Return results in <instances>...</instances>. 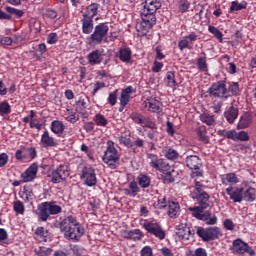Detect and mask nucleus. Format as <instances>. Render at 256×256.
Instances as JSON below:
<instances>
[{
    "mask_svg": "<svg viewBox=\"0 0 256 256\" xmlns=\"http://www.w3.org/2000/svg\"><path fill=\"white\" fill-rule=\"evenodd\" d=\"M227 183H230V185H237L239 183V178L237 177L236 173H228L225 175V178H222V184L227 185Z\"/></svg>",
    "mask_w": 256,
    "mask_h": 256,
    "instance_id": "43",
    "label": "nucleus"
},
{
    "mask_svg": "<svg viewBox=\"0 0 256 256\" xmlns=\"http://www.w3.org/2000/svg\"><path fill=\"white\" fill-rule=\"evenodd\" d=\"M108 33L109 25L106 23H99L94 27L91 35L87 37L88 45H101V43H103V39H105Z\"/></svg>",
    "mask_w": 256,
    "mask_h": 256,
    "instance_id": "7",
    "label": "nucleus"
},
{
    "mask_svg": "<svg viewBox=\"0 0 256 256\" xmlns=\"http://www.w3.org/2000/svg\"><path fill=\"white\" fill-rule=\"evenodd\" d=\"M187 256H208L207 249L199 247L195 250H190L188 251Z\"/></svg>",
    "mask_w": 256,
    "mask_h": 256,
    "instance_id": "55",
    "label": "nucleus"
},
{
    "mask_svg": "<svg viewBox=\"0 0 256 256\" xmlns=\"http://www.w3.org/2000/svg\"><path fill=\"white\" fill-rule=\"evenodd\" d=\"M68 111V115L65 117L66 121H68V123H72L75 124L79 121V118H77V113L73 112V110H69Z\"/></svg>",
    "mask_w": 256,
    "mask_h": 256,
    "instance_id": "62",
    "label": "nucleus"
},
{
    "mask_svg": "<svg viewBox=\"0 0 256 256\" xmlns=\"http://www.w3.org/2000/svg\"><path fill=\"white\" fill-rule=\"evenodd\" d=\"M101 5L97 2H92L87 5L82 11V17L86 19H95L99 15V8Z\"/></svg>",
    "mask_w": 256,
    "mask_h": 256,
    "instance_id": "17",
    "label": "nucleus"
},
{
    "mask_svg": "<svg viewBox=\"0 0 256 256\" xmlns=\"http://www.w3.org/2000/svg\"><path fill=\"white\" fill-rule=\"evenodd\" d=\"M43 19H49L50 21H55V19H58L59 12L53 8H45L42 12Z\"/></svg>",
    "mask_w": 256,
    "mask_h": 256,
    "instance_id": "41",
    "label": "nucleus"
},
{
    "mask_svg": "<svg viewBox=\"0 0 256 256\" xmlns=\"http://www.w3.org/2000/svg\"><path fill=\"white\" fill-rule=\"evenodd\" d=\"M87 61L89 65H101L103 63V55L101 50H93L87 55Z\"/></svg>",
    "mask_w": 256,
    "mask_h": 256,
    "instance_id": "26",
    "label": "nucleus"
},
{
    "mask_svg": "<svg viewBox=\"0 0 256 256\" xmlns=\"http://www.w3.org/2000/svg\"><path fill=\"white\" fill-rule=\"evenodd\" d=\"M205 209L207 208H203V206H194L188 208V210L192 213V217H195V219H198V221L207 219V211H205Z\"/></svg>",
    "mask_w": 256,
    "mask_h": 256,
    "instance_id": "28",
    "label": "nucleus"
},
{
    "mask_svg": "<svg viewBox=\"0 0 256 256\" xmlns=\"http://www.w3.org/2000/svg\"><path fill=\"white\" fill-rule=\"evenodd\" d=\"M132 93H136V90L133 88V86H128L123 89L120 96V105H128Z\"/></svg>",
    "mask_w": 256,
    "mask_h": 256,
    "instance_id": "31",
    "label": "nucleus"
},
{
    "mask_svg": "<svg viewBox=\"0 0 256 256\" xmlns=\"http://www.w3.org/2000/svg\"><path fill=\"white\" fill-rule=\"evenodd\" d=\"M224 117H225L227 123H229L230 125H233V123H235V120L237 119V117H239V108L231 105L229 108H227L224 111Z\"/></svg>",
    "mask_w": 256,
    "mask_h": 256,
    "instance_id": "24",
    "label": "nucleus"
},
{
    "mask_svg": "<svg viewBox=\"0 0 256 256\" xmlns=\"http://www.w3.org/2000/svg\"><path fill=\"white\" fill-rule=\"evenodd\" d=\"M226 193L233 203H241L243 201V188L230 186L226 188Z\"/></svg>",
    "mask_w": 256,
    "mask_h": 256,
    "instance_id": "19",
    "label": "nucleus"
},
{
    "mask_svg": "<svg viewBox=\"0 0 256 256\" xmlns=\"http://www.w3.org/2000/svg\"><path fill=\"white\" fill-rule=\"evenodd\" d=\"M251 123H253V115L249 112H245L239 119L237 129H248V127H251Z\"/></svg>",
    "mask_w": 256,
    "mask_h": 256,
    "instance_id": "25",
    "label": "nucleus"
},
{
    "mask_svg": "<svg viewBox=\"0 0 256 256\" xmlns=\"http://www.w3.org/2000/svg\"><path fill=\"white\" fill-rule=\"evenodd\" d=\"M34 235L36 241H39V243H47V241H51V234L45 227L41 226L36 228Z\"/></svg>",
    "mask_w": 256,
    "mask_h": 256,
    "instance_id": "22",
    "label": "nucleus"
},
{
    "mask_svg": "<svg viewBox=\"0 0 256 256\" xmlns=\"http://www.w3.org/2000/svg\"><path fill=\"white\" fill-rule=\"evenodd\" d=\"M11 113V105L9 102L3 101L0 103V115H9Z\"/></svg>",
    "mask_w": 256,
    "mask_h": 256,
    "instance_id": "57",
    "label": "nucleus"
},
{
    "mask_svg": "<svg viewBox=\"0 0 256 256\" xmlns=\"http://www.w3.org/2000/svg\"><path fill=\"white\" fill-rule=\"evenodd\" d=\"M82 25V33L84 35H91L95 29V22L91 18L82 17L80 20Z\"/></svg>",
    "mask_w": 256,
    "mask_h": 256,
    "instance_id": "23",
    "label": "nucleus"
},
{
    "mask_svg": "<svg viewBox=\"0 0 256 256\" xmlns=\"http://www.w3.org/2000/svg\"><path fill=\"white\" fill-rule=\"evenodd\" d=\"M5 11H7V13H9L10 15H15V17H17L18 19H21V17L25 15V12L23 10H19L11 6L5 7Z\"/></svg>",
    "mask_w": 256,
    "mask_h": 256,
    "instance_id": "51",
    "label": "nucleus"
},
{
    "mask_svg": "<svg viewBox=\"0 0 256 256\" xmlns=\"http://www.w3.org/2000/svg\"><path fill=\"white\" fill-rule=\"evenodd\" d=\"M256 198V190L253 187L247 188L245 191L242 190V201H247L248 203H253Z\"/></svg>",
    "mask_w": 256,
    "mask_h": 256,
    "instance_id": "37",
    "label": "nucleus"
},
{
    "mask_svg": "<svg viewBox=\"0 0 256 256\" xmlns=\"http://www.w3.org/2000/svg\"><path fill=\"white\" fill-rule=\"evenodd\" d=\"M197 39H199V36L195 32H191L178 42V49L180 51H183L184 49H193V43H195Z\"/></svg>",
    "mask_w": 256,
    "mask_h": 256,
    "instance_id": "18",
    "label": "nucleus"
},
{
    "mask_svg": "<svg viewBox=\"0 0 256 256\" xmlns=\"http://www.w3.org/2000/svg\"><path fill=\"white\" fill-rule=\"evenodd\" d=\"M231 251L233 255H245V253H247L249 256L256 255L255 249H253L249 243L243 241L241 238L233 240Z\"/></svg>",
    "mask_w": 256,
    "mask_h": 256,
    "instance_id": "10",
    "label": "nucleus"
},
{
    "mask_svg": "<svg viewBox=\"0 0 256 256\" xmlns=\"http://www.w3.org/2000/svg\"><path fill=\"white\" fill-rule=\"evenodd\" d=\"M217 135L219 137H224V139H231V141H249V133L246 131L237 132L235 129H222L217 131Z\"/></svg>",
    "mask_w": 256,
    "mask_h": 256,
    "instance_id": "11",
    "label": "nucleus"
},
{
    "mask_svg": "<svg viewBox=\"0 0 256 256\" xmlns=\"http://www.w3.org/2000/svg\"><path fill=\"white\" fill-rule=\"evenodd\" d=\"M148 159H150V167L155 171H159L160 173H165V171H169L171 169V164L164 159L159 158L157 154H147Z\"/></svg>",
    "mask_w": 256,
    "mask_h": 256,
    "instance_id": "12",
    "label": "nucleus"
},
{
    "mask_svg": "<svg viewBox=\"0 0 256 256\" xmlns=\"http://www.w3.org/2000/svg\"><path fill=\"white\" fill-rule=\"evenodd\" d=\"M69 175H71L69 171V166L67 164H60L57 168L51 171L48 177H50L51 183L57 185L58 183H63V181H67Z\"/></svg>",
    "mask_w": 256,
    "mask_h": 256,
    "instance_id": "9",
    "label": "nucleus"
},
{
    "mask_svg": "<svg viewBox=\"0 0 256 256\" xmlns=\"http://www.w3.org/2000/svg\"><path fill=\"white\" fill-rule=\"evenodd\" d=\"M223 227L226 231H235V223L231 219H225L223 221Z\"/></svg>",
    "mask_w": 256,
    "mask_h": 256,
    "instance_id": "63",
    "label": "nucleus"
},
{
    "mask_svg": "<svg viewBox=\"0 0 256 256\" xmlns=\"http://www.w3.org/2000/svg\"><path fill=\"white\" fill-rule=\"evenodd\" d=\"M205 221L206 225H217V216L211 217V211H206V219L202 220Z\"/></svg>",
    "mask_w": 256,
    "mask_h": 256,
    "instance_id": "61",
    "label": "nucleus"
},
{
    "mask_svg": "<svg viewBox=\"0 0 256 256\" xmlns=\"http://www.w3.org/2000/svg\"><path fill=\"white\" fill-rule=\"evenodd\" d=\"M119 144L124 145V147H127V149H137L145 147V140L141 138H137L134 142L131 141V138L127 136H119L118 138Z\"/></svg>",
    "mask_w": 256,
    "mask_h": 256,
    "instance_id": "16",
    "label": "nucleus"
},
{
    "mask_svg": "<svg viewBox=\"0 0 256 256\" xmlns=\"http://www.w3.org/2000/svg\"><path fill=\"white\" fill-rule=\"evenodd\" d=\"M202 55L203 56L197 59V62H196L197 69H199V71H203L204 73H207V71H209V65L207 64V55L205 53H202Z\"/></svg>",
    "mask_w": 256,
    "mask_h": 256,
    "instance_id": "42",
    "label": "nucleus"
},
{
    "mask_svg": "<svg viewBox=\"0 0 256 256\" xmlns=\"http://www.w3.org/2000/svg\"><path fill=\"white\" fill-rule=\"evenodd\" d=\"M59 213H63V208L60 205H57V202L55 201L42 202L36 209L38 221H42V223L49 221L51 215H59Z\"/></svg>",
    "mask_w": 256,
    "mask_h": 256,
    "instance_id": "3",
    "label": "nucleus"
},
{
    "mask_svg": "<svg viewBox=\"0 0 256 256\" xmlns=\"http://www.w3.org/2000/svg\"><path fill=\"white\" fill-rule=\"evenodd\" d=\"M25 153H26V161H33V159H35V157H37V149H35L34 147H30L25 149Z\"/></svg>",
    "mask_w": 256,
    "mask_h": 256,
    "instance_id": "59",
    "label": "nucleus"
},
{
    "mask_svg": "<svg viewBox=\"0 0 256 256\" xmlns=\"http://www.w3.org/2000/svg\"><path fill=\"white\" fill-rule=\"evenodd\" d=\"M106 145L107 147L102 157V161L109 169H117L119 167V160L121 159L119 150L115 148V142H113V140H108Z\"/></svg>",
    "mask_w": 256,
    "mask_h": 256,
    "instance_id": "4",
    "label": "nucleus"
},
{
    "mask_svg": "<svg viewBox=\"0 0 256 256\" xmlns=\"http://www.w3.org/2000/svg\"><path fill=\"white\" fill-rule=\"evenodd\" d=\"M162 181L165 185H171V183H175V169L170 166V169L165 172H161Z\"/></svg>",
    "mask_w": 256,
    "mask_h": 256,
    "instance_id": "36",
    "label": "nucleus"
},
{
    "mask_svg": "<svg viewBox=\"0 0 256 256\" xmlns=\"http://www.w3.org/2000/svg\"><path fill=\"white\" fill-rule=\"evenodd\" d=\"M169 201H167V197H162L157 200L156 203H154L155 209H165L168 206Z\"/></svg>",
    "mask_w": 256,
    "mask_h": 256,
    "instance_id": "60",
    "label": "nucleus"
},
{
    "mask_svg": "<svg viewBox=\"0 0 256 256\" xmlns=\"http://www.w3.org/2000/svg\"><path fill=\"white\" fill-rule=\"evenodd\" d=\"M141 126L146 129H157V124L149 117L144 116Z\"/></svg>",
    "mask_w": 256,
    "mask_h": 256,
    "instance_id": "54",
    "label": "nucleus"
},
{
    "mask_svg": "<svg viewBox=\"0 0 256 256\" xmlns=\"http://www.w3.org/2000/svg\"><path fill=\"white\" fill-rule=\"evenodd\" d=\"M13 210L15 213H18V215H23V213H25V205L23 202H21V200H18L14 202Z\"/></svg>",
    "mask_w": 256,
    "mask_h": 256,
    "instance_id": "58",
    "label": "nucleus"
},
{
    "mask_svg": "<svg viewBox=\"0 0 256 256\" xmlns=\"http://www.w3.org/2000/svg\"><path fill=\"white\" fill-rule=\"evenodd\" d=\"M136 182L141 189H149V187H151V176L140 173L136 178Z\"/></svg>",
    "mask_w": 256,
    "mask_h": 256,
    "instance_id": "34",
    "label": "nucleus"
},
{
    "mask_svg": "<svg viewBox=\"0 0 256 256\" xmlns=\"http://www.w3.org/2000/svg\"><path fill=\"white\" fill-rule=\"evenodd\" d=\"M76 111L80 113V115H85L87 113V102L85 99H80L76 102Z\"/></svg>",
    "mask_w": 256,
    "mask_h": 256,
    "instance_id": "49",
    "label": "nucleus"
},
{
    "mask_svg": "<svg viewBox=\"0 0 256 256\" xmlns=\"http://www.w3.org/2000/svg\"><path fill=\"white\" fill-rule=\"evenodd\" d=\"M37 173H39V164L34 162L20 175L22 182L31 183V181H35L37 179Z\"/></svg>",
    "mask_w": 256,
    "mask_h": 256,
    "instance_id": "15",
    "label": "nucleus"
},
{
    "mask_svg": "<svg viewBox=\"0 0 256 256\" xmlns=\"http://www.w3.org/2000/svg\"><path fill=\"white\" fill-rule=\"evenodd\" d=\"M199 119L205 125H208V127L215 125V116L213 115L211 116L207 113H203V114H200Z\"/></svg>",
    "mask_w": 256,
    "mask_h": 256,
    "instance_id": "45",
    "label": "nucleus"
},
{
    "mask_svg": "<svg viewBox=\"0 0 256 256\" xmlns=\"http://www.w3.org/2000/svg\"><path fill=\"white\" fill-rule=\"evenodd\" d=\"M243 9H247V2L243 1L242 3H239L237 1H232L230 6V12L233 13V11H243Z\"/></svg>",
    "mask_w": 256,
    "mask_h": 256,
    "instance_id": "48",
    "label": "nucleus"
},
{
    "mask_svg": "<svg viewBox=\"0 0 256 256\" xmlns=\"http://www.w3.org/2000/svg\"><path fill=\"white\" fill-rule=\"evenodd\" d=\"M197 136L203 143H209V137L207 135V128L205 126H200L196 129Z\"/></svg>",
    "mask_w": 256,
    "mask_h": 256,
    "instance_id": "44",
    "label": "nucleus"
},
{
    "mask_svg": "<svg viewBox=\"0 0 256 256\" xmlns=\"http://www.w3.org/2000/svg\"><path fill=\"white\" fill-rule=\"evenodd\" d=\"M131 55H133V52L129 47L122 48L119 50V59L123 63H131Z\"/></svg>",
    "mask_w": 256,
    "mask_h": 256,
    "instance_id": "40",
    "label": "nucleus"
},
{
    "mask_svg": "<svg viewBox=\"0 0 256 256\" xmlns=\"http://www.w3.org/2000/svg\"><path fill=\"white\" fill-rule=\"evenodd\" d=\"M227 95L229 97H239L241 95V88L239 87V82H230L227 88Z\"/></svg>",
    "mask_w": 256,
    "mask_h": 256,
    "instance_id": "38",
    "label": "nucleus"
},
{
    "mask_svg": "<svg viewBox=\"0 0 256 256\" xmlns=\"http://www.w3.org/2000/svg\"><path fill=\"white\" fill-rule=\"evenodd\" d=\"M143 9L140 14L141 21L136 24V31L138 37H147V34L153 26L157 23L158 9H161V0H145L143 3Z\"/></svg>",
    "mask_w": 256,
    "mask_h": 256,
    "instance_id": "1",
    "label": "nucleus"
},
{
    "mask_svg": "<svg viewBox=\"0 0 256 256\" xmlns=\"http://www.w3.org/2000/svg\"><path fill=\"white\" fill-rule=\"evenodd\" d=\"M204 189L205 185L195 180L194 190L192 192V199H195L198 206L202 207V209H209V207H211V195L205 192Z\"/></svg>",
    "mask_w": 256,
    "mask_h": 256,
    "instance_id": "5",
    "label": "nucleus"
},
{
    "mask_svg": "<svg viewBox=\"0 0 256 256\" xmlns=\"http://www.w3.org/2000/svg\"><path fill=\"white\" fill-rule=\"evenodd\" d=\"M207 93L211 99H229L227 95V80H220L211 84Z\"/></svg>",
    "mask_w": 256,
    "mask_h": 256,
    "instance_id": "8",
    "label": "nucleus"
},
{
    "mask_svg": "<svg viewBox=\"0 0 256 256\" xmlns=\"http://www.w3.org/2000/svg\"><path fill=\"white\" fill-rule=\"evenodd\" d=\"M140 192L141 188H139V184L135 180L131 181L128 188L124 189V194L128 197H135L136 195H139Z\"/></svg>",
    "mask_w": 256,
    "mask_h": 256,
    "instance_id": "32",
    "label": "nucleus"
},
{
    "mask_svg": "<svg viewBox=\"0 0 256 256\" xmlns=\"http://www.w3.org/2000/svg\"><path fill=\"white\" fill-rule=\"evenodd\" d=\"M80 179L84 181L87 187H95L97 185V174L95 173V168L91 166H85L82 169Z\"/></svg>",
    "mask_w": 256,
    "mask_h": 256,
    "instance_id": "13",
    "label": "nucleus"
},
{
    "mask_svg": "<svg viewBox=\"0 0 256 256\" xmlns=\"http://www.w3.org/2000/svg\"><path fill=\"white\" fill-rule=\"evenodd\" d=\"M122 237L124 239L130 240V241H141L143 239V232L139 229H134V230H125L122 233Z\"/></svg>",
    "mask_w": 256,
    "mask_h": 256,
    "instance_id": "27",
    "label": "nucleus"
},
{
    "mask_svg": "<svg viewBox=\"0 0 256 256\" xmlns=\"http://www.w3.org/2000/svg\"><path fill=\"white\" fill-rule=\"evenodd\" d=\"M146 107H148L151 113H161V111H163V109H161V102L156 98L150 99Z\"/></svg>",
    "mask_w": 256,
    "mask_h": 256,
    "instance_id": "39",
    "label": "nucleus"
},
{
    "mask_svg": "<svg viewBox=\"0 0 256 256\" xmlns=\"http://www.w3.org/2000/svg\"><path fill=\"white\" fill-rule=\"evenodd\" d=\"M196 235L203 243H209V241H217V239L223 237V232L217 226L207 228L198 226L196 227Z\"/></svg>",
    "mask_w": 256,
    "mask_h": 256,
    "instance_id": "6",
    "label": "nucleus"
},
{
    "mask_svg": "<svg viewBox=\"0 0 256 256\" xmlns=\"http://www.w3.org/2000/svg\"><path fill=\"white\" fill-rule=\"evenodd\" d=\"M50 131L57 135V137H63V133H65V124L62 121L54 120L51 122Z\"/></svg>",
    "mask_w": 256,
    "mask_h": 256,
    "instance_id": "29",
    "label": "nucleus"
},
{
    "mask_svg": "<svg viewBox=\"0 0 256 256\" xmlns=\"http://www.w3.org/2000/svg\"><path fill=\"white\" fill-rule=\"evenodd\" d=\"M143 227L147 230V233H150V235H154V237H157V239H160V241H163V239H165L166 233L165 230H163V227H161V224L146 220L143 223Z\"/></svg>",
    "mask_w": 256,
    "mask_h": 256,
    "instance_id": "14",
    "label": "nucleus"
},
{
    "mask_svg": "<svg viewBox=\"0 0 256 256\" xmlns=\"http://www.w3.org/2000/svg\"><path fill=\"white\" fill-rule=\"evenodd\" d=\"M190 7H191V2H189V0H179L178 9L180 13H187Z\"/></svg>",
    "mask_w": 256,
    "mask_h": 256,
    "instance_id": "56",
    "label": "nucleus"
},
{
    "mask_svg": "<svg viewBox=\"0 0 256 256\" xmlns=\"http://www.w3.org/2000/svg\"><path fill=\"white\" fill-rule=\"evenodd\" d=\"M165 81L168 83V87H177V80H175V72L168 71Z\"/></svg>",
    "mask_w": 256,
    "mask_h": 256,
    "instance_id": "52",
    "label": "nucleus"
},
{
    "mask_svg": "<svg viewBox=\"0 0 256 256\" xmlns=\"http://www.w3.org/2000/svg\"><path fill=\"white\" fill-rule=\"evenodd\" d=\"M41 143L43 147H56L57 141H55V138L49 134V131H44V133L41 136Z\"/></svg>",
    "mask_w": 256,
    "mask_h": 256,
    "instance_id": "35",
    "label": "nucleus"
},
{
    "mask_svg": "<svg viewBox=\"0 0 256 256\" xmlns=\"http://www.w3.org/2000/svg\"><path fill=\"white\" fill-rule=\"evenodd\" d=\"M167 207V215L170 217V219H177L179 215H181V206L179 205V202L171 199L168 200V206Z\"/></svg>",
    "mask_w": 256,
    "mask_h": 256,
    "instance_id": "20",
    "label": "nucleus"
},
{
    "mask_svg": "<svg viewBox=\"0 0 256 256\" xmlns=\"http://www.w3.org/2000/svg\"><path fill=\"white\" fill-rule=\"evenodd\" d=\"M162 154L168 161H177V159H179V152L170 146L164 147L162 149Z\"/></svg>",
    "mask_w": 256,
    "mask_h": 256,
    "instance_id": "33",
    "label": "nucleus"
},
{
    "mask_svg": "<svg viewBox=\"0 0 256 256\" xmlns=\"http://www.w3.org/2000/svg\"><path fill=\"white\" fill-rule=\"evenodd\" d=\"M130 119H132V121L134 123H136V125H142L143 124V120L145 119V115L139 113V112H132L130 114Z\"/></svg>",
    "mask_w": 256,
    "mask_h": 256,
    "instance_id": "53",
    "label": "nucleus"
},
{
    "mask_svg": "<svg viewBox=\"0 0 256 256\" xmlns=\"http://www.w3.org/2000/svg\"><path fill=\"white\" fill-rule=\"evenodd\" d=\"M60 231L64 233L65 239H69V241H80L81 237L85 235V227L74 216H67L60 223Z\"/></svg>",
    "mask_w": 256,
    "mask_h": 256,
    "instance_id": "2",
    "label": "nucleus"
},
{
    "mask_svg": "<svg viewBox=\"0 0 256 256\" xmlns=\"http://www.w3.org/2000/svg\"><path fill=\"white\" fill-rule=\"evenodd\" d=\"M37 256H49L53 253V249L47 248L45 246H40L34 250Z\"/></svg>",
    "mask_w": 256,
    "mask_h": 256,
    "instance_id": "50",
    "label": "nucleus"
},
{
    "mask_svg": "<svg viewBox=\"0 0 256 256\" xmlns=\"http://www.w3.org/2000/svg\"><path fill=\"white\" fill-rule=\"evenodd\" d=\"M140 256H153V249L151 246H144L140 251Z\"/></svg>",
    "mask_w": 256,
    "mask_h": 256,
    "instance_id": "64",
    "label": "nucleus"
},
{
    "mask_svg": "<svg viewBox=\"0 0 256 256\" xmlns=\"http://www.w3.org/2000/svg\"><path fill=\"white\" fill-rule=\"evenodd\" d=\"M94 122L98 127H107L109 125V120L103 114H96L94 116Z\"/></svg>",
    "mask_w": 256,
    "mask_h": 256,
    "instance_id": "46",
    "label": "nucleus"
},
{
    "mask_svg": "<svg viewBox=\"0 0 256 256\" xmlns=\"http://www.w3.org/2000/svg\"><path fill=\"white\" fill-rule=\"evenodd\" d=\"M176 235L183 241H189V239L193 237V232L191 228L187 226V223H181L177 226Z\"/></svg>",
    "mask_w": 256,
    "mask_h": 256,
    "instance_id": "21",
    "label": "nucleus"
},
{
    "mask_svg": "<svg viewBox=\"0 0 256 256\" xmlns=\"http://www.w3.org/2000/svg\"><path fill=\"white\" fill-rule=\"evenodd\" d=\"M208 31H209V33L214 35V37L216 39L219 40V43H223V32H221V30H219L217 27H215L213 25H209L208 26Z\"/></svg>",
    "mask_w": 256,
    "mask_h": 256,
    "instance_id": "47",
    "label": "nucleus"
},
{
    "mask_svg": "<svg viewBox=\"0 0 256 256\" xmlns=\"http://www.w3.org/2000/svg\"><path fill=\"white\" fill-rule=\"evenodd\" d=\"M186 167L188 169H194L197 171L201 167V158L197 155H191L186 157Z\"/></svg>",
    "mask_w": 256,
    "mask_h": 256,
    "instance_id": "30",
    "label": "nucleus"
}]
</instances>
